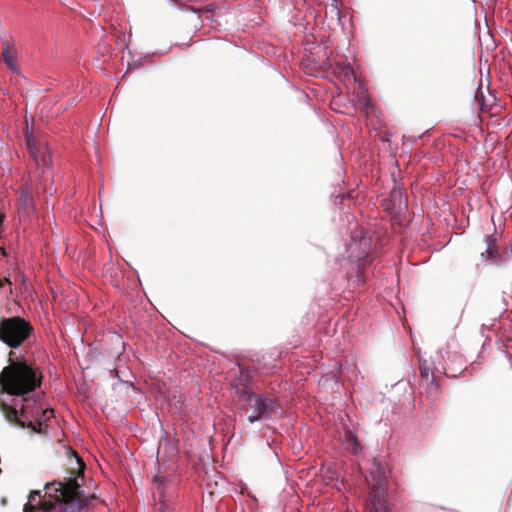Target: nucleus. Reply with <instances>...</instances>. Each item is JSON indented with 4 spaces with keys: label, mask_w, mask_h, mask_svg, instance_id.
Instances as JSON below:
<instances>
[{
    "label": "nucleus",
    "mask_w": 512,
    "mask_h": 512,
    "mask_svg": "<svg viewBox=\"0 0 512 512\" xmlns=\"http://www.w3.org/2000/svg\"><path fill=\"white\" fill-rule=\"evenodd\" d=\"M12 355L11 352L10 360ZM40 383V375L26 363L11 361L0 373V407L6 418L36 433L42 432L44 422L54 413L37 401Z\"/></svg>",
    "instance_id": "f257e3e1"
},
{
    "label": "nucleus",
    "mask_w": 512,
    "mask_h": 512,
    "mask_svg": "<svg viewBox=\"0 0 512 512\" xmlns=\"http://www.w3.org/2000/svg\"><path fill=\"white\" fill-rule=\"evenodd\" d=\"M25 142L29 155L36 166L35 192L38 195L42 194L44 198H48L55 191L52 187L53 172L50 150L45 143L38 142L31 131L26 133Z\"/></svg>",
    "instance_id": "f03ea898"
},
{
    "label": "nucleus",
    "mask_w": 512,
    "mask_h": 512,
    "mask_svg": "<svg viewBox=\"0 0 512 512\" xmlns=\"http://www.w3.org/2000/svg\"><path fill=\"white\" fill-rule=\"evenodd\" d=\"M371 240L362 229H355L351 233L350 242L347 245L348 257L344 259L345 265L350 268L346 271V278L353 285L364 283L363 267L368 261Z\"/></svg>",
    "instance_id": "7ed1b4c3"
},
{
    "label": "nucleus",
    "mask_w": 512,
    "mask_h": 512,
    "mask_svg": "<svg viewBox=\"0 0 512 512\" xmlns=\"http://www.w3.org/2000/svg\"><path fill=\"white\" fill-rule=\"evenodd\" d=\"M240 399L245 402L243 410L249 423L272 419L280 412V407L273 399L247 389L241 392Z\"/></svg>",
    "instance_id": "20e7f679"
},
{
    "label": "nucleus",
    "mask_w": 512,
    "mask_h": 512,
    "mask_svg": "<svg viewBox=\"0 0 512 512\" xmlns=\"http://www.w3.org/2000/svg\"><path fill=\"white\" fill-rule=\"evenodd\" d=\"M33 328L20 317L4 318L0 321V340L10 348H17L29 338Z\"/></svg>",
    "instance_id": "39448f33"
},
{
    "label": "nucleus",
    "mask_w": 512,
    "mask_h": 512,
    "mask_svg": "<svg viewBox=\"0 0 512 512\" xmlns=\"http://www.w3.org/2000/svg\"><path fill=\"white\" fill-rule=\"evenodd\" d=\"M375 472L371 473L376 486L369 494V499L365 504V512H389L386 505V489L384 480L386 478V468L377 460H373Z\"/></svg>",
    "instance_id": "423d86ee"
},
{
    "label": "nucleus",
    "mask_w": 512,
    "mask_h": 512,
    "mask_svg": "<svg viewBox=\"0 0 512 512\" xmlns=\"http://www.w3.org/2000/svg\"><path fill=\"white\" fill-rule=\"evenodd\" d=\"M88 497L79 484V476L68 480V492L60 505L64 512H83L88 505Z\"/></svg>",
    "instance_id": "0eeeda50"
},
{
    "label": "nucleus",
    "mask_w": 512,
    "mask_h": 512,
    "mask_svg": "<svg viewBox=\"0 0 512 512\" xmlns=\"http://www.w3.org/2000/svg\"><path fill=\"white\" fill-rule=\"evenodd\" d=\"M68 492V481H52L45 484V494L36 496V502L44 505V509L53 510L65 500Z\"/></svg>",
    "instance_id": "6e6552de"
},
{
    "label": "nucleus",
    "mask_w": 512,
    "mask_h": 512,
    "mask_svg": "<svg viewBox=\"0 0 512 512\" xmlns=\"http://www.w3.org/2000/svg\"><path fill=\"white\" fill-rule=\"evenodd\" d=\"M385 207L387 210L394 213H400L407 208V200L401 188L393 187L390 191L389 198L385 200Z\"/></svg>",
    "instance_id": "1a4fd4ad"
},
{
    "label": "nucleus",
    "mask_w": 512,
    "mask_h": 512,
    "mask_svg": "<svg viewBox=\"0 0 512 512\" xmlns=\"http://www.w3.org/2000/svg\"><path fill=\"white\" fill-rule=\"evenodd\" d=\"M170 481L167 477L157 474L153 478V484L156 485L158 499L160 503V512H174L166 503V489L168 488Z\"/></svg>",
    "instance_id": "9d476101"
},
{
    "label": "nucleus",
    "mask_w": 512,
    "mask_h": 512,
    "mask_svg": "<svg viewBox=\"0 0 512 512\" xmlns=\"http://www.w3.org/2000/svg\"><path fill=\"white\" fill-rule=\"evenodd\" d=\"M419 370L421 378L427 383H430L434 390L437 392L439 390V383L437 381V377L434 374V370L438 371V368L434 366V363H430L425 359H419Z\"/></svg>",
    "instance_id": "9b49d317"
},
{
    "label": "nucleus",
    "mask_w": 512,
    "mask_h": 512,
    "mask_svg": "<svg viewBox=\"0 0 512 512\" xmlns=\"http://www.w3.org/2000/svg\"><path fill=\"white\" fill-rule=\"evenodd\" d=\"M342 443L344 447L355 455L362 453L363 447L358 440L357 436L350 430H345L342 436Z\"/></svg>",
    "instance_id": "f8f14e48"
},
{
    "label": "nucleus",
    "mask_w": 512,
    "mask_h": 512,
    "mask_svg": "<svg viewBox=\"0 0 512 512\" xmlns=\"http://www.w3.org/2000/svg\"><path fill=\"white\" fill-rule=\"evenodd\" d=\"M39 490H32L28 497V502L24 505V512H51L52 510L44 509V505L36 502V496L40 495Z\"/></svg>",
    "instance_id": "ddd939ff"
},
{
    "label": "nucleus",
    "mask_w": 512,
    "mask_h": 512,
    "mask_svg": "<svg viewBox=\"0 0 512 512\" xmlns=\"http://www.w3.org/2000/svg\"><path fill=\"white\" fill-rule=\"evenodd\" d=\"M486 250L482 253V256H486L488 259L498 260L500 255L497 251V238L496 236L489 235L485 238Z\"/></svg>",
    "instance_id": "4468645a"
},
{
    "label": "nucleus",
    "mask_w": 512,
    "mask_h": 512,
    "mask_svg": "<svg viewBox=\"0 0 512 512\" xmlns=\"http://www.w3.org/2000/svg\"><path fill=\"white\" fill-rule=\"evenodd\" d=\"M2 58L10 70H12L14 73H19V67L17 65L16 58L11 54L8 42L3 44Z\"/></svg>",
    "instance_id": "2eb2a0df"
},
{
    "label": "nucleus",
    "mask_w": 512,
    "mask_h": 512,
    "mask_svg": "<svg viewBox=\"0 0 512 512\" xmlns=\"http://www.w3.org/2000/svg\"><path fill=\"white\" fill-rule=\"evenodd\" d=\"M20 200H21L22 206L26 207L27 209L33 208V198H32V194L29 191H27V190L22 191Z\"/></svg>",
    "instance_id": "dca6fc26"
},
{
    "label": "nucleus",
    "mask_w": 512,
    "mask_h": 512,
    "mask_svg": "<svg viewBox=\"0 0 512 512\" xmlns=\"http://www.w3.org/2000/svg\"><path fill=\"white\" fill-rule=\"evenodd\" d=\"M360 102H361V105H362V108L366 110V112L369 111L370 108H372V104H371V101L370 99L368 98L367 95H363L361 98H360Z\"/></svg>",
    "instance_id": "f3484780"
},
{
    "label": "nucleus",
    "mask_w": 512,
    "mask_h": 512,
    "mask_svg": "<svg viewBox=\"0 0 512 512\" xmlns=\"http://www.w3.org/2000/svg\"><path fill=\"white\" fill-rule=\"evenodd\" d=\"M331 13H335L337 18L340 19V10L336 5L331 6Z\"/></svg>",
    "instance_id": "a211bd4d"
},
{
    "label": "nucleus",
    "mask_w": 512,
    "mask_h": 512,
    "mask_svg": "<svg viewBox=\"0 0 512 512\" xmlns=\"http://www.w3.org/2000/svg\"><path fill=\"white\" fill-rule=\"evenodd\" d=\"M475 98L478 100V103H479L480 107L482 108L483 107L482 100L484 98L483 95H481L480 98H479L478 93H476Z\"/></svg>",
    "instance_id": "6ab92c4d"
},
{
    "label": "nucleus",
    "mask_w": 512,
    "mask_h": 512,
    "mask_svg": "<svg viewBox=\"0 0 512 512\" xmlns=\"http://www.w3.org/2000/svg\"><path fill=\"white\" fill-rule=\"evenodd\" d=\"M2 222H3V215L0 214V224H2Z\"/></svg>",
    "instance_id": "aec40b11"
},
{
    "label": "nucleus",
    "mask_w": 512,
    "mask_h": 512,
    "mask_svg": "<svg viewBox=\"0 0 512 512\" xmlns=\"http://www.w3.org/2000/svg\"><path fill=\"white\" fill-rule=\"evenodd\" d=\"M511 367H512V358L510 357Z\"/></svg>",
    "instance_id": "412c9836"
}]
</instances>
